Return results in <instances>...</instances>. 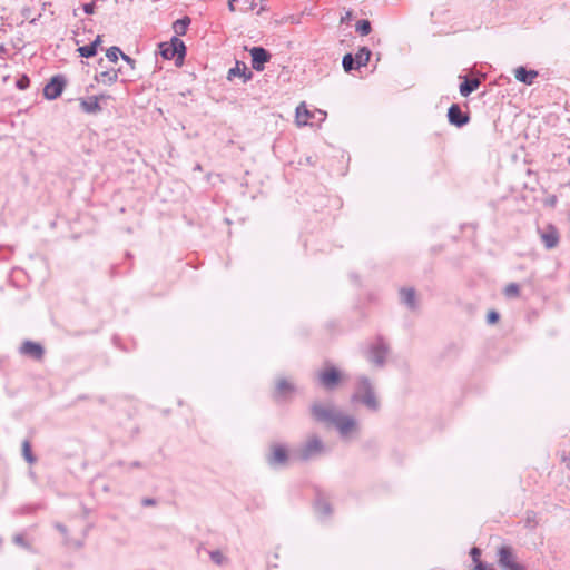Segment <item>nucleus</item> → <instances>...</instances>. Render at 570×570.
<instances>
[{
	"label": "nucleus",
	"instance_id": "obj_1",
	"mask_svg": "<svg viewBox=\"0 0 570 570\" xmlns=\"http://www.w3.org/2000/svg\"><path fill=\"white\" fill-rule=\"evenodd\" d=\"M311 411L316 421L333 425L343 439H348L358 431L356 419L344 414L332 404L314 403Z\"/></svg>",
	"mask_w": 570,
	"mask_h": 570
},
{
	"label": "nucleus",
	"instance_id": "obj_2",
	"mask_svg": "<svg viewBox=\"0 0 570 570\" xmlns=\"http://www.w3.org/2000/svg\"><path fill=\"white\" fill-rule=\"evenodd\" d=\"M159 53L164 59L175 60L177 67L183 66L186 55V46L181 38H170L169 41H164L158 45Z\"/></svg>",
	"mask_w": 570,
	"mask_h": 570
},
{
	"label": "nucleus",
	"instance_id": "obj_3",
	"mask_svg": "<svg viewBox=\"0 0 570 570\" xmlns=\"http://www.w3.org/2000/svg\"><path fill=\"white\" fill-rule=\"evenodd\" d=\"M352 400L362 402L372 411H377L380 407L373 386L370 380L365 376L358 379L357 389L353 394Z\"/></svg>",
	"mask_w": 570,
	"mask_h": 570
},
{
	"label": "nucleus",
	"instance_id": "obj_4",
	"mask_svg": "<svg viewBox=\"0 0 570 570\" xmlns=\"http://www.w3.org/2000/svg\"><path fill=\"white\" fill-rule=\"evenodd\" d=\"M324 452L325 445L323 441L318 436L312 435L294 452V456L299 461H309L322 455Z\"/></svg>",
	"mask_w": 570,
	"mask_h": 570
},
{
	"label": "nucleus",
	"instance_id": "obj_5",
	"mask_svg": "<svg viewBox=\"0 0 570 570\" xmlns=\"http://www.w3.org/2000/svg\"><path fill=\"white\" fill-rule=\"evenodd\" d=\"M266 460L272 468L285 466L289 460L287 448L278 443L272 444Z\"/></svg>",
	"mask_w": 570,
	"mask_h": 570
},
{
	"label": "nucleus",
	"instance_id": "obj_6",
	"mask_svg": "<svg viewBox=\"0 0 570 570\" xmlns=\"http://www.w3.org/2000/svg\"><path fill=\"white\" fill-rule=\"evenodd\" d=\"M67 85L66 77L62 75L53 76L43 88V96L48 100L57 99Z\"/></svg>",
	"mask_w": 570,
	"mask_h": 570
},
{
	"label": "nucleus",
	"instance_id": "obj_7",
	"mask_svg": "<svg viewBox=\"0 0 570 570\" xmlns=\"http://www.w3.org/2000/svg\"><path fill=\"white\" fill-rule=\"evenodd\" d=\"M499 564L504 570H524V567L515 561L510 547L499 549Z\"/></svg>",
	"mask_w": 570,
	"mask_h": 570
},
{
	"label": "nucleus",
	"instance_id": "obj_8",
	"mask_svg": "<svg viewBox=\"0 0 570 570\" xmlns=\"http://www.w3.org/2000/svg\"><path fill=\"white\" fill-rule=\"evenodd\" d=\"M317 379L324 389L333 390L341 380V373L335 367L330 366L320 372Z\"/></svg>",
	"mask_w": 570,
	"mask_h": 570
},
{
	"label": "nucleus",
	"instance_id": "obj_9",
	"mask_svg": "<svg viewBox=\"0 0 570 570\" xmlns=\"http://www.w3.org/2000/svg\"><path fill=\"white\" fill-rule=\"evenodd\" d=\"M387 352H389V348H387L386 344L382 340H379L370 348L368 360L374 365L381 367L385 363Z\"/></svg>",
	"mask_w": 570,
	"mask_h": 570
},
{
	"label": "nucleus",
	"instance_id": "obj_10",
	"mask_svg": "<svg viewBox=\"0 0 570 570\" xmlns=\"http://www.w3.org/2000/svg\"><path fill=\"white\" fill-rule=\"evenodd\" d=\"M252 68L256 71H263L265 63L271 59V53L263 47H253L250 49Z\"/></svg>",
	"mask_w": 570,
	"mask_h": 570
},
{
	"label": "nucleus",
	"instance_id": "obj_11",
	"mask_svg": "<svg viewBox=\"0 0 570 570\" xmlns=\"http://www.w3.org/2000/svg\"><path fill=\"white\" fill-rule=\"evenodd\" d=\"M19 352L22 355L28 356L33 360H37V361L41 360L45 354V350L41 346V344L32 342V341H24L21 344Z\"/></svg>",
	"mask_w": 570,
	"mask_h": 570
},
{
	"label": "nucleus",
	"instance_id": "obj_12",
	"mask_svg": "<svg viewBox=\"0 0 570 570\" xmlns=\"http://www.w3.org/2000/svg\"><path fill=\"white\" fill-rule=\"evenodd\" d=\"M448 119L451 125L462 127L469 122L468 114L463 112L459 105L453 104L448 110Z\"/></svg>",
	"mask_w": 570,
	"mask_h": 570
},
{
	"label": "nucleus",
	"instance_id": "obj_13",
	"mask_svg": "<svg viewBox=\"0 0 570 570\" xmlns=\"http://www.w3.org/2000/svg\"><path fill=\"white\" fill-rule=\"evenodd\" d=\"M234 77H243L244 82H246L252 79L253 73L244 62L236 61L235 67L229 69L227 78L232 80Z\"/></svg>",
	"mask_w": 570,
	"mask_h": 570
},
{
	"label": "nucleus",
	"instance_id": "obj_14",
	"mask_svg": "<svg viewBox=\"0 0 570 570\" xmlns=\"http://www.w3.org/2000/svg\"><path fill=\"white\" fill-rule=\"evenodd\" d=\"M514 77L518 81L530 86L534 82L535 78L538 77V71L528 70L521 66L514 69Z\"/></svg>",
	"mask_w": 570,
	"mask_h": 570
},
{
	"label": "nucleus",
	"instance_id": "obj_15",
	"mask_svg": "<svg viewBox=\"0 0 570 570\" xmlns=\"http://www.w3.org/2000/svg\"><path fill=\"white\" fill-rule=\"evenodd\" d=\"M100 98H104V96H100V97H97V96H91V97H88L86 99H81L80 100V107L82 109V111L87 112V114H98L101 111V107L99 105V99Z\"/></svg>",
	"mask_w": 570,
	"mask_h": 570
},
{
	"label": "nucleus",
	"instance_id": "obj_16",
	"mask_svg": "<svg viewBox=\"0 0 570 570\" xmlns=\"http://www.w3.org/2000/svg\"><path fill=\"white\" fill-rule=\"evenodd\" d=\"M541 239L547 249H552L559 243V234L554 227L549 226L548 229L541 234Z\"/></svg>",
	"mask_w": 570,
	"mask_h": 570
},
{
	"label": "nucleus",
	"instance_id": "obj_17",
	"mask_svg": "<svg viewBox=\"0 0 570 570\" xmlns=\"http://www.w3.org/2000/svg\"><path fill=\"white\" fill-rule=\"evenodd\" d=\"M463 79L462 83L460 85V94L463 97H468L473 91H475L480 85L481 81L478 78H468L466 76L461 77Z\"/></svg>",
	"mask_w": 570,
	"mask_h": 570
},
{
	"label": "nucleus",
	"instance_id": "obj_18",
	"mask_svg": "<svg viewBox=\"0 0 570 570\" xmlns=\"http://www.w3.org/2000/svg\"><path fill=\"white\" fill-rule=\"evenodd\" d=\"M401 302L410 309L416 308V294L413 288H401L400 289Z\"/></svg>",
	"mask_w": 570,
	"mask_h": 570
},
{
	"label": "nucleus",
	"instance_id": "obj_19",
	"mask_svg": "<svg viewBox=\"0 0 570 570\" xmlns=\"http://www.w3.org/2000/svg\"><path fill=\"white\" fill-rule=\"evenodd\" d=\"M312 116L313 114L306 108L305 104H301L296 108V122L298 126L308 125Z\"/></svg>",
	"mask_w": 570,
	"mask_h": 570
},
{
	"label": "nucleus",
	"instance_id": "obj_20",
	"mask_svg": "<svg viewBox=\"0 0 570 570\" xmlns=\"http://www.w3.org/2000/svg\"><path fill=\"white\" fill-rule=\"evenodd\" d=\"M101 43V38H95L88 46H81L77 50L81 57L90 58L97 53V48Z\"/></svg>",
	"mask_w": 570,
	"mask_h": 570
},
{
	"label": "nucleus",
	"instance_id": "obj_21",
	"mask_svg": "<svg viewBox=\"0 0 570 570\" xmlns=\"http://www.w3.org/2000/svg\"><path fill=\"white\" fill-rule=\"evenodd\" d=\"M189 24H190V18H188V17H184L181 19L176 20L173 23V31H174L175 36H184L187 32Z\"/></svg>",
	"mask_w": 570,
	"mask_h": 570
},
{
	"label": "nucleus",
	"instance_id": "obj_22",
	"mask_svg": "<svg viewBox=\"0 0 570 570\" xmlns=\"http://www.w3.org/2000/svg\"><path fill=\"white\" fill-rule=\"evenodd\" d=\"M96 79L98 82L110 86L117 81L118 71H116V70L102 71L96 77Z\"/></svg>",
	"mask_w": 570,
	"mask_h": 570
},
{
	"label": "nucleus",
	"instance_id": "obj_23",
	"mask_svg": "<svg viewBox=\"0 0 570 570\" xmlns=\"http://www.w3.org/2000/svg\"><path fill=\"white\" fill-rule=\"evenodd\" d=\"M371 57V51L366 47H362L356 55H354V59L356 61V67H364L367 65Z\"/></svg>",
	"mask_w": 570,
	"mask_h": 570
},
{
	"label": "nucleus",
	"instance_id": "obj_24",
	"mask_svg": "<svg viewBox=\"0 0 570 570\" xmlns=\"http://www.w3.org/2000/svg\"><path fill=\"white\" fill-rule=\"evenodd\" d=\"M315 510L321 517H327L332 512L330 503L324 499L316 500Z\"/></svg>",
	"mask_w": 570,
	"mask_h": 570
},
{
	"label": "nucleus",
	"instance_id": "obj_25",
	"mask_svg": "<svg viewBox=\"0 0 570 570\" xmlns=\"http://www.w3.org/2000/svg\"><path fill=\"white\" fill-rule=\"evenodd\" d=\"M342 65H343V68L346 72H350L354 69H358L360 67H356V61L354 59V55L352 53H346L344 57H343V60H342Z\"/></svg>",
	"mask_w": 570,
	"mask_h": 570
},
{
	"label": "nucleus",
	"instance_id": "obj_26",
	"mask_svg": "<svg viewBox=\"0 0 570 570\" xmlns=\"http://www.w3.org/2000/svg\"><path fill=\"white\" fill-rule=\"evenodd\" d=\"M22 455L28 463H30V464L35 463L36 458L31 452V444L28 440H24L22 442Z\"/></svg>",
	"mask_w": 570,
	"mask_h": 570
},
{
	"label": "nucleus",
	"instance_id": "obj_27",
	"mask_svg": "<svg viewBox=\"0 0 570 570\" xmlns=\"http://www.w3.org/2000/svg\"><path fill=\"white\" fill-rule=\"evenodd\" d=\"M208 554L210 560L217 566H223L226 562V557L219 550L209 551Z\"/></svg>",
	"mask_w": 570,
	"mask_h": 570
},
{
	"label": "nucleus",
	"instance_id": "obj_28",
	"mask_svg": "<svg viewBox=\"0 0 570 570\" xmlns=\"http://www.w3.org/2000/svg\"><path fill=\"white\" fill-rule=\"evenodd\" d=\"M294 391V386L286 381L285 379H282L277 382V392L279 394H286Z\"/></svg>",
	"mask_w": 570,
	"mask_h": 570
},
{
	"label": "nucleus",
	"instance_id": "obj_29",
	"mask_svg": "<svg viewBox=\"0 0 570 570\" xmlns=\"http://www.w3.org/2000/svg\"><path fill=\"white\" fill-rule=\"evenodd\" d=\"M356 32L361 33V35H368L371 32V23L368 20H360L357 23H356V28H355Z\"/></svg>",
	"mask_w": 570,
	"mask_h": 570
},
{
	"label": "nucleus",
	"instance_id": "obj_30",
	"mask_svg": "<svg viewBox=\"0 0 570 570\" xmlns=\"http://www.w3.org/2000/svg\"><path fill=\"white\" fill-rule=\"evenodd\" d=\"M122 55V51L120 50V48L118 47H110L109 49H107L106 51V57L108 58L109 61L111 62H116L119 58V56Z\"/></svg>",
	"mask_w": 570,
	"mask_h": 570
},
{
	"label": "nucleus",
	"instance_id": "obj_31",
	"mask_svg": "<svg viewBox=\"0 0 570 570\" xmlns=\"http://www.w3.org/2000/svg\"><path fill=\"white\" fill-rule=\"evenodd\" d=\"M519 285L515 284V283H510L509 285L505 286L504 288V295L507 297H517L519 295Z\"/></svg>",
	"mask_w": 570,
	"mask_h": 570
},
{
	"label": "nucleus",
	"instance_id": "obj_32",
	"mask_svg": "<svg viewBox=\"0 0 570 570\" xmlns=\"http://www.w3.org/2000/svg\"><path fill=\"white\" fill-rule=\"evenodd\" d=\"M10 78L9 67L8 65L0 66V85H6L8 79Z\"/></svg>",
	"mask_w": 570,
	"mask_h": 570
},
{
	"label": "nucleus",
	"instance_id": "obj_33",
	"mask_svg": "<svg viewBox=\"0 0 570 570\" xmlns=\"http://www.w3.org/2000/svg\"><path fill=\"white\" fill-rule=\"evenodd\" d=\"M30 85V80L27 76H21L17 81H16V86L18 89L20 90H24L29 87Z\"/></svg>",
	"mask_w": 570,
	"mask_h": 570
},
{
	"label": "nucleus",
	"instance_id": "obj_34",
	"mask_svg": "<svg viewBox=\"0 0 570 570\" xmlns=\"http://www.w3.org/2000/svg\"><path fill=\"white\" fill-rule=\"evenodd\" d=\"M470 556H471V558H472V560H473V562H474L475 564H478V561H481V560H480L481 550H480L479 548L473 547V548L471 549V551H470Z\"/></svg>",
	"mask_w": 570,
	"mask_h": 570
},
{
	"label": "nucleus",
	"instance_id": "obj_35",
	"mask_svg": "<svg viewBox=\"0 0 570 570\" xmlns=\"http://www.w3.org/2000/svg\"><path fill=\"white\" fill-rule=\"evenodd\" d=\"M488 323L493 324L499 320V314L495 311L489 312L487 316Z\"/></svg>",
	"mask_w": 570,
	"mask_h": 570
},
{
	"label": "nucleus",
	"instance_id": "obj_36",
	"mask_svg": "<svg viewBox=\"0 0 570 570\" xmlns=\"http://www.w3.org/2000/svg\"><path fill=\"white\" fill-rule=\"evenodd\" d=\"M473 570H495V569L490 566H487L482 561H478V564H475Z\"/></svg>",
	"mask_w": 570,
	"mask_h": 570
},
{
	"label": "nucleus",
	"instance_id": "obj_37",
	"mask_svg": "<svg viewBox=\"0 0 570 570\" xmlns=\"http://www.w3.org/2000/svg\"><path fill=\"white\" fill-rule=\"evenodd\" d=\"M120 57L122 58V60H125L130 66L131 69L134 68V65H135L134 59H131L129 56L125 55L124 52H122V55H120Z\"/></svg>",
	"mask_w": 570,
	"mask_h": 570
},
{
	"label": "nucleus",
	"instance_id": "obj_38",
	"mask_svg": "<svg viewBox=\"0 0 570 570\" xmlns=\"http://www.w3.org/2000/svg\"><path fill=\"white\" fill-rule=\"evenodd\" d=\"M13 542L21 546V547H26V542H24V539L22 535L18 534L13 538Z\"/></svg>",
	"mask_w": 570,
	"mask_h": 570
},
{
	"label": "nucleus",
	"instance_id": "obj_39",
	"mask_svg": "<svg viewBox=\"0 0 570 570\" xmlns=\"http://www.w3.org/2000/svg\"><path fill=\"white\" fill-rule=\"evenodd\" d=\"M94 8H95L94 3H88V4L83 6V10H85V12L87 14H92L94 13Z\"/></svg>",
	"mask_w": 570,
	"mask_h": 570
},
{
	"label": "nucleus",
	"instance_id": "obj_40",
	"mask_svg": "<svg viewBox=\"0 0 570 570\" xmlns=\"http://www.w3.org/2000/svg\"><path fill=\"white\" fill-rule=\"evenodd\" d=\"M142 505L145 507H149V505H154L156 503V501L151 498H145L142 501H141Z\"/></svg>",
	"mask_w": 570,
	"mask_h": 570
},
{
	"label": "nucleus",
	"instance_id": "obj_41",
	"mask_svg": "<svg viewBox=\"0 0 570 570\" xmlns=\"http://www.w3.org/2000/svg\"><path fill=\"white\" fill-rule=\"evenodd\" d=\"M56 528H57V530H58V531H60L63 535H66V534H67V528H66L63 524H61V523H57V524H56Z\"/></svg>",
	"mask_w": 570,
	"mask_h": 570
},
{
	"label": "nucleus",
	"instance_id": "obj_42",
	"mask_svg": "<svg viewBox=\"0 0 570 570\" xmlns=\"http://www.w3.org/2000/svg\"><path fill=\"white\" fill-rule=\"evenodd\" d=\"M7 55V49L3 45L0 46V58H4V56Z\"/></svg>",
	"mask_w": 570,
	"mask_h": 570
},
{
	"label": "nucleus",
	"instance_id": "obj_43",
	"mask_svg": "<svg viewBox=\"0 0 570 570\" xmlns=\"http://www.w3.org/2000/svg\"><path fill=\"white\" fill-rule=\"evenodd\" d=\"M351 18H352V13L346 12L345 17H342L341 21L344 22V21L351 20Z\"/></svg>",
	"mask_w": 570,
	"mask_h": 570
},
{
	"label": "nucleus",
	"instance_id": "obj_44",
	"mask_svg": "<svg viewBox=\"0 0 570 570\" xmlns=\"http://www.w3.org/2000/svg\"><path fill=\"white\" fill-rule=\"evenodd\" d=\"M134 466H139L138 462L132 463Z\"/></svg>",
	"mask_w": 570,
	"mask_h": 570
},
{
	"label": "nucleus",
	"instance_id": "obj_45",
	"mask_svg": "<svg viewBox=\"0 0 570 570\" xmlns=\"http://www.w3.org/2000/svg\"><path fill=\"white\" fill-rule=\"evenodd\" d=\"M568 163L570 164V157H569V159H568Z\"/></svg>",
	"mask_w": 570,
	"mask_h": 570
}]
</instances>
